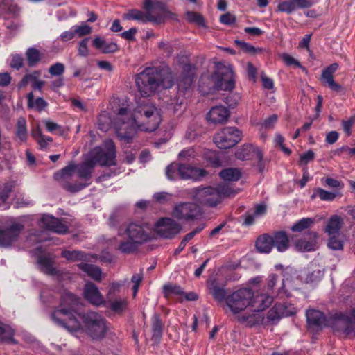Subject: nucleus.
<instances>
[{"label":"nucleus","instance_id":"obj_36","mask_svg":"<svg viewBox=\"0 0 355 355\" xmlns=\"http://www.w3.org/2000/svg\"><path fill=\"white\" fill-rule=\"evenodd\" d=\"M241 175V171L238 168H226L220 173V176L225 181H237Z\"/></svg>","mask_w":355,"mask_h":355},{"label":"nucleus","instance_id":"obj_9","mask_svg":"<svg viewBox=\"0 0 355 355\" xmlns=\"http://www.w3.org/2000/svg\"><path fill=\"white\" fill-rule=\"evenodd\" d=\"M241 139V132L235 127H226L216 134L214 142L221 149L234 146Z\"/></svg>","mask_w":355,"mask_h":355},{"label":"nucleus","instance_id":"obj_49","mask_svg":"<svg viewBox=\"0 0 355 355\" xmlns=\"http://www.w3.org/2000/svg\"><path fill=\"white\" fill-rule=\"evenodd\" d=\"M62 257L70 261H77L85 259V255L80 251H64L62 252Z\"/></svg>","mask_w":355,"mask_h":355},{"label":"nucleus","instance_id":"obj_64","mask_svg":"<svg viewBox=\"0 0 355 355\" xmlns=\"http://www.w3.org/2000/svg\"><path fill=\"white\" fill-rule=\"evenodd\" d=\"M196 155V153L193 148H185L182 150L178 154V157L182 159H189L191 157H193Z\"/></svg>","mask_w":355,"mask_h":355},{"label":"nucleus","instance_id":"obj_52","mask_svg":"<svg viewBox=\"0 0 355 355\" xmlns=\"http://www.w3.org/2000/svg\"><path fill=\"white\" fill-rule=\"evenodd\" d=\"M277 305L278 306H282V308H283L282 311L284 313V314H282L283 317L291 316L297 313V309L291 304L284 303L277 304Z\"/></svg>","mask_w":355,"mask_h":355},{"label":"nucleus","instance_id":"obj_13","mask_svg":"<svg viewBox=\"0 0 355 355\" xmlns=\"http://www.w3.org/2000/svg\"><path fill=\"white\" fill-rule=\"evenodd\" d=\"M199 213L200 209L196 204L182 202L174 207L171 214L178 220H189L196 217Z\"/></svg>","mask_w":355,"mask_h":355},{"label":"nucleus","instance_id":"obj_27","mask_svg":"<svg viewBox=\"0 0 355 355\" xmlns=\"http://www.w3.org/2000/svg\"><path fill=\"white\" fill-rule=\"evenodd\" d=\"M310 241H306L304 239H300L295 243V247L298 251H311L316 249L317 234L315 232L310 233Z\"/></svg>","mask_w":355,"mask_h":355},{"label":"nucleus","instance_id":"obj_55","mask_svg":"<svg viewBox=\"0 0 355 355\" xmlns=\"http://www.w3.org/2000/svg\"><path fill=\"white\" fill-rule=\"evenodd\" d=\"M328 246L335 250H342L343 249V242L338 239L336 236H331L329 241Z\"/></svg>","mask_w":355,"mask_h":355},{"label":"nucleus","instance_id":"obj_18","mask_svg":"<svg viewBox=\"0 0 355 355\" xmlns=\"http://www.w3.org/2000/svg\"><path fill=\"white\" fill-rule=\"evenodd\" d=\"M40 226L58 234H65L68 226L62 221L50 215H44L40 220Z\"/></svg>","mask_w":355,"mask_h":355},{"label":"nucleus","instance_id":"obj_35","mask_svg":"<svg viewBox=\"0 0 355 355\" xmlns=\"http://www.w3.org/2000/svg\"><path fill=\"white\" fill-rule=\"evenodd\" d=\"M182 164L173 163L166 168V175L168 180H176L182 179Z\"/></svg>","mask_w":355,"mask_h":355},{"label":"nucleus","instance_id":"obj_33","mask_svg":"<svg viewBox=\"0 0 355 355\" xmlns=\"http://www.w3.org/2000/svg\"><path fill=\"white\" fill-rule=\"evenodd\" d=\"M27 98L28 107L37 112L42 111L48 105L45 100L41 97L34 98V95L33 92H30L27 95Z\"/></svg>","mask_w":355,"mask_h":355},{"label":"nucleus","instance_id":"obj_58","mask_svg":"<svg viewBox=\"0 0 355 355\" xmlns=\"http://www.w3.org/2000/svg\"><path fill=\"white\" fill-rule=\"evenodd\" d=\"M280 57L287 65H295L297 67H301L300 62L290 55L283 53L280 55Z\"/></svg>","mask_w":355,"mask_h":355},{"label":"nucleus","instance_id":"obj_43","mask_svg":"<svg viewBox=\"0 0 355 355\" xmlns=\"http://www.w3.org/2000/svg\"><path fill=\"white\" fill-rule=\"evenodd\" d=\"M37 262L42 270L46 273L53 275L55 272V268L53 267V261L51 259L46 257H40Z\"/></svg>","mask_w":355,"mask_h":355},{"label":"nucleus","instance_id":"obj_3","mask_svg":"<svg viewBox=\"0 0 355 355\" xmlns=\"http://www.w3.org/2000/svg\"><path fill=\"white\" fill-rule=\"evenodd\" d=\"M272 300V297L267 294H254L251 289L243 288L227 295L225 305L227 311L238 322L253 327L263 321L260 312L268 308Z\"/></svg>","mask_w":355,"mask_h":355},{"label":"nucleus","instance_id":"obj_5","mask_svg":"<svg viewBox=\"0 0 355 355\" xmlns=\"http://www.w3.org/2000/svg\"><path fill=\"white\" fill-rule=\"evenodd\" d=\"M135 83L141 96H150L159 88H170L173 82L168 69L150 67L137 75Z\"/></svg>","mask_w":355,"mask_h":355},{"label":"nucleus","instance_id":"obj_51","mask_svg":"<svg viewBox=\"0 0 355 355\" xmlns=\"http://www.w3.org/2000/svg\"><path fill=\"white\" fill-rule=\"evenodd\" d=\"M172 198L171 194L166 192H158L154 194V200L159 204H165Z\"/></svg>","mask_w":355,"mask_h":355},{"label":"nucleus","instance_id":"obj_7","mask_svg":"<svg viewBox=\"0 0 355 355\" xmlns=\"http://www.w3.org/2000/svg\"><path fill=\"white\" fill-rule=\"evenodd\" d=\"M143 8L144 12L137 9L128 10L123 14V19L135 20L142 24L147 22L159 24L165 19L173 18L175 16L164 3L159 1L143 0Z\"/></svg>","mask_w":355,"mask_h":355},{"label":"nucleus","instance_id":"obj_39","mask_svg":"<svg viewBox=\"0 0 355 355\" xmlns=\"http://www.w3.org/2000/svg\"><path fill=\"white\" fill-rule=\"evenodd\" d=\"M153 338L157 340L162 335L163 324L157 314H155L153 318Z\"/></svg>","mask_w":355,"mask_h":355},{"label":"nucleus","instance_id":"obj_24","mask_svg":"<svg viewBox=\"0 0 355 355\" xmlns=\"http://www.w3.org/2000/svg\"><path fill=\"white\" fill-rule=\"evenodd\" d=\"M207 287L209 293L216 301L218 302L225 301L227 295H226L224 286H219L216 280H209Z\"/></svg>","mask_w":355,"mask_h":355},{"label":"nucleus","instance_id":"obj_14","mask_svg":"<svg viewBox=\"0 0 355 355\" xmlns=\"http://www.w3.org/2000/svg\"><path fill=\"white\" fill-rule=\"evenodd\" d=\"M338 64L333 63L324 68L321 74L320 81L323 85L328 86L331 90L336 93L344 92L343 87L334 79V73L338 69Z\"/></svg>","mask_w":355,"mask_h":355},{"label":"nucleus","instance_id":"obj_8","mask_svg":"<svg viewBox=\"0 0 355 355\" xmlns=\"http://www.w3.org/2000/svg\"><path fill=\"white\" fill-rule=\"evenodd\" d=\"M234 192L226 185H219L216 188L211 187L198 188L193 195L198 202L209 206H216L225 196H233Z\"/></svg>","mask_w":355,"mask_h":355},{"label":"nucleus","instance_id":"obj_40","mask_svg":"<svg viewBox=\"0 0 355 355\" xmlns=\"http://www.w3.org/2000/svg\"><path fill=\"white\" fill-rule=\"evenodd\" d=\"M186 19L189 23L195 24L199 26H205V19L198 12L187 11L185 14Z\"/></svg>","mask_w":355,"mask_h":355},{"label":"nucleus","instance_id":"obj_60","mask_svg":"<svg viewBox=\"0 0 355 355\" xmlns=\"http://www.w3.org/2000/svg\"><path fill=\"white\" fill-rule=\"evenodd\" d=\"M324 183L327 186L331 188L343 189V183L332 178H327L324 180Z\"/></svg>","mask_w":355,"mask_h":355},{"label":"nucleus","instance_id":"obj_6","mask_svg":"<svg viewBox=\"0 0 355 355\" xmlns=\"http://www.w3.org/2000/svg\"><path fill=\"white\" fill-rule=\"evenodd\" d=\"M115 146L112 140H106L103 148L95 147L89 151L80 165H76L78 177L89 179L93 168L96 165L112 166L115 164Z\"/></svg>","mask_w":355,"mask_h":355},{"label":"nucleus","instance_id":"obj_19","mask_svg":"<svg viewBox=\"0 0 355 355\" xmlns=\"http://www.w3.org/2000/svg\"><path fill=\"white\" fill-rule=\"evenodd\" d=\"M24 226L15 223L6 230H0V247L10 245L18 238Z\"/></svg>","mask_w":355,"mask_h":355},{"label":"nucleus","instance_id":"obj_48","mask_svg":"<svg viewBox=\"0 0 355 355\" xmlns=\"http://www.w3.org/2000/svg\"><path fill=\"white\" fill-rule=\"evenodd\" d=\"M322 277L323 271L320 269H316L307 274L305 281L307 283L314 284L319 282Z\"/></svg>","mask_w":355,"mask_h":355},{"label":"nucleus","instance_id":"obj_28","mask_svg":"<svg viewBox=\"0 0 355 355\" xmlns=\"http://www.w3.org/2000/svg\"><path fill=\"white\" fill-rule=\"evenodd\" d=\"M343 218L338 215H333L329 219L325 232L331 235L338 233L343 225Z\"/></svg>","mask_w":355,"mask_h":355},{"label":"nucleus","instance_id":"obj_61","mask_svg":"<svg viewBox=\"0 0 355 355\" xmlns=\"http://www.w3.org/2000/svg\"><path fill=\"white\" fill-rule=\"evenodd\" d=\"M87 44L88 38H85L80 42L78 46V54L80 56L85 57L88 55Z\"/></svg>","mask_w":355,"mask_h":355},{"label":"nucleus","instance_id":"obj_11","mask_svg":"<svg viewBox=\"0 0 355 355\" xmlns=\"http://www.w3.org/2000/svg\"><path fill=\"white\" fill-rule=\"evenodd\" d=\"M153 230L162 238L172 239L181 231L182 227L171 218H162L155 224Z\"/></svg>","mask_w":355,"mask_h":355},{"label":"nucleus","instance_id":"obj_31","mask_svg":"<svg viewBox=\"0 0 355 355\" xmlns=\"http://www.w3.org/2000/svg\"><path fill=\"white\" fill-rule=\"evenodd\" d=\"M16 137L21 142H26L28 138V129H27V123L26 120L24 117H20L18 119L17 125H16V130H15Z\"/></svg>","mask_w":355,"mask_h":355},{"label":"nucleus","instance_id":"obj_54","mask_svg":"<svg viewBox=\"0 0 355 355\" xmlns=\"http://www.w3.org/2000/svg\"><path fill=\"white\" fill-rule=\"evenodd\" d=\"M64 71V65L62 63H55L49 67V72L52 76H60Z\"/></svg>","mask_w":355,"mask_h":355},{"label":"nucleus","instance_id":"obj_63","mask_svg":"<svg viewBox=\"0 0 355 355\" xmlns=\"http://www.w3.org/2000/svg\"><path fill=\"white\" fill-rule=\"evenodd\" d=\"M277 121V116L272 114L266 119L262 123V127L264 128H272Z\"/></svg>","mask_w":355,"mask_h":355},{"label":"nucleus","instance_id":"obj_44","mask_svg":"<svg viewBox=\"0 0 355 355\" xmlns=\"http://www.w3.org/2000/svg\"><path fill=\"white\" fill-rule=\"evenodd\" d=\"M165 297H168L171 295L182 296L184 295V291L180 286L173 284L165 285L163 287Z\"/></svg>","mask_w":355,"mask_h":355},{"label":"nucleus","instance_id":"obj_45","mask_svg":"<svg viewBox=\"0 0 355 355\" xmlns=\"http://www.w3.org/2000/svg\"><path fill=\"white\" fill-rule=\"evenodd\" d=\"M12 187L13 185L10 182H7L0 185V207L3 205L7 200Z\"/></svg>","mask_w":355,"mask_h":355},{"label":"nucleus","instance_id":"obj_17","mask_svg":"<svg viewBox=\"0 0 355 355\" xmlns=\"http://www.w3.org/2000/svg\"><path fill=\"white\" fill-rule=\"evenodd\" d=\"M306 317L308 327L311 330L317 331L327 325V317L318 309H308L306 312Z\"/></svg>","mask_w":355,"mask_h":355},{"label":"nucleus","instance_id":"obj_20","mask_svg":"<svg viewBox=\"0 0 355 355\" xmlns=\"http://www.w3.org/2000/svg\"><path fill=\"white\" fill-rule=\"evenodd\" d=\"M230 116V111L223 105H217L211 107L207 114V119L210 123L223 124L227 121Z\"/></svg>","mask_w":355,"mask_h":355},{"label":"nucleus","instance_id":"obj_22","mask_svg":"<svg viewBox=\"0 0 355 355\" xmlns=\"http://www.w3.org/2000/svg\"><path fill=\"white\" fill-rule=\"evenodd\" d=\"M311 6V0H279L277 9L280 12L290 14L297 8H306Z\"/></svg>","mask_w":355,"mask_h":355},{"label":"nucleus","instance_id":"obj_26","mask_svg":"<svg viewBox=\"0 0 355 355\" xmlns=\"http://www.w3.org/2000/svg\"><path fill=\"white\" fill-rule=\"evenodd\" d=\"M103 306L109 308L115 313H120L126 309L128 300L126 298L116 297L115 299H112V297H110L107 299L105 304Z\"/></svg>","mask_w":355,"mask_h":355},{"label":"nucleus","instance_id":"obj_57","mask_svg":"<svg viewBox=\"0 0 355 355\" xmlns=\"http://www.w3.org/2000/svg\"><path fill=\"white\" fill-rule=\"evenodd\" d=\"M314 152L310 150L300 155V162L301 164H307L309 162L312 161L314 159Z\"/></svg>","mask_w":355,"mask_h":355},{"label":"nucleus","instance_id":"obj_34","mask_svg":"<svg viewBox=\"0 0 355 355\" xmlns=\"http://www.w3.org/2000/svg\"><path fill=\"white\" fill-rule=\"evenodd\" d=\"M338 196H340L338 192H329L322 188H316L314 189L311 198V199H315L318 197L324 201H333Z\"/></svg>","mask_w":355,"mask_h":355},{"label":"nucleus","instance_id":"obj_56","mask_svg":"<svg viewBox=\"0 0 355 355\" xmlns=\"http://www.w3.org/2000/svg\"><path fill=\"white\" fill-rule=\"evenodd\" d=\"M284 138L283 136L279 133L276 134L275 138V142L277 145L279 146L282 150L286 155H290L291 153V150L285 147L284 145Z\"/></svg>","mask_w":355,"mask_h":355},{"label":"nucleus","instance_id":"obj_38","mask_svg":"<svg viewBox=\"0 0 355 355\" xmlns=\"http://www.w3.org/2000/svg\"><path fill=\"white\" fill-rule=\"evenodd\" d=\"M26 56L30 67L36 65L42 58L41 53L35 48H29L26 53Z\"/></svg>","mask_w":355,"mask_h":355},{"label":"nucleus","instance_id":"obj_2","mask_svg":"<svg viewBox=\"0 0 355 355\" xmlns=\"http://www.w3.org/2000/svg\"><path fill=\"white\" fill-rule=\"evenodd\" d=\"M162 121L159 110L154 104L147 101L140 103L132 114L126 107L118 110L112 121L118 138L130 143L139 130L153 132Z\"/></svg>","mask_w":355,"mask_h":355},{"label":"nucleus","instance_id":"obj_46","mask_svg":"<svg viewBox=\"0 0 355 355\" xmlns=\"http://www.w3.org/2000/svg\"><path fill=\"white\" fill-rule=\"evenodd\" d=\"M283 308L282 306H278L277 304L272 306L267 313V318L268 320L272 322H275L279 320L281 318L283 317L282 312Z\"/></svg>","mask_w":355,"mask_h":355},{"label":"nucleus","instance_id":"obj_47","mask_svg":"<svg viewBox=\"0 0 355 355\" xmlns=\"http://www.w3.org/2000/svg\"><path fill=\"white\" fill-rule=\"evenodd\" d=\"M40 76V72L38 71H35L31 73L26 74L24 76L22 80L19 83V87L20 88L24 87L26 86L28 83H32L33 85V83H35L37 80L39 79Z\"/></svg>","mask_w":355,"mask_h":355},{"label":"nucleus","instance_id":"obj_32","mask_svg":"<svg viewBox=\"0 0 355 355\" xmlns=\"http://www.w3.org/2000/svg\"><path fill=\"white\" fill-rule=\"evenodd\" d=\"M78 267L95 281H101L102 272L98 267L85 263L78 264Z\"/></svg>","mask_w":355,"mask_h":355},{"label":"nucleus","instance_id":"obj_12","mask_svg":"<svg viewBox=\"0 0 355 355\" xmlns=\"http://www.w3.org/2000/svg\"><path fill=\"white\" fill-rule=\"evenodd\" d=\"M236 157L241 160H256L259 171H263V153L259 148L251 144L244 145L236 151Z\"/></svg>","mask_w":355,"mask_h":355},{"label":"nucleus","instance_id":"obj_62","mask_svg":"<svg viewBox=\"0 0 355 355\" xmlns=\"http://www.w3.org/2000/svg\"><path fill=\"white\" fill-rule=\"evenodd\" d=\"M121 286V284L119 282H112L110 288L108 289L106 297L107 299H109L110 297H112L113 295H114L115 293H118L120 290V288Z\"/></svg>","mask_w":355,"mask_h":355},{"label":"nucleus","instance_id":"obj_15","mask_svg":"<svg viewBox=\"0 0 355 355\" xmlns=\"http://www.w3.org/2000/svg\"><path fill=\"white\" fill-rule=\"evenodd\" d=\"M76 165L73 164H69L67 166L62 168L60 171L57 172L54 175V178L56 180L62 182V186L68 191L71 192H76L83 188L85 187L87 184H83L80 185H70L65 182L64 180H68L71 178L76 172Z\"/></svg>","mask_w":355,"mask_h":355},{"label":"nucleus","instance_id":"obj_21","mask_svg":"<svg viewBox=\"0 0 355 355\" xmlns=\"http://www.w3.org/2000/svg\"><path fill=\"white\" fill-rule=\"evenodd\" d=\"M84 296L91 304L99 306L105 304V300L98 287L92 282L85 284Z\"/></svg>","mask_w":355,"mask_h":355},{"label":"nucleus","instance_id":"obj_37","mask_svg":"<svg viewBox=\"0 0 355 355\" xmlns=\"http://www.w3.org/2000/svg\"><path fill=\"white\" fill-rule=\"evenodd\" d=\"M183 69L184 70L187 71L188 73L185 75L182 79L179 80L178 86L183 89H187L193 83L192 67L189 64H186L183 67Z\"/></svg>","mask_w":355,"mask_h":355},{"label":"nucleus","instance_id":"obj_1","mask_svg":"<svg viewBox=\"0 0 355 355\" xmlns=\"http://www.w3.org/2000/svg\"><path fill=\"white\" fill-rule=\"evenodd\" d=\"M79 304L78 297L69 292H65L61 297L59 308L52 313L51 320L55 324L71 334L85 331L94 340L103 338L108 330L105 318L94 311L87 312L82 316L78 315L83 320L82 325L76 317Z\"/></svg>","mask_w":355,"mask_h":355},{"label":"nucleus","instance_id":"obj_59","mask_svg":"<svg viewBox=\"0 0 355 355\" xmlns=\"http://www.w3.org/2000/svg\"><path fill=\"white\" fill-rule=\"evenodd\" d=\"M355 123V116H352L349 119L343 121L342 125L344 131L347 135L351 134V128Z\"/></svg>","mask_w":355,"mask_h":355},{"label":"nucleus","instance_id":"obj_53","mask_svg":"<svg viewBox=\"0 0 355 355\" xmlns=\"http://www.w3.org/2000/svg\"><path fill=\"white\" fill-rule=\"evenodd\" d=\"M98 125L100 130L106 132L110 128V119L105 114H101L98 119Z\"/></svg>","mask_w":355,"mask_h":355},{"label":"nucleus","instance_id":"obj_25","mask_svg":"<svg viewBox=\"0 0 355 355\" xmlns=\"http://www.w3.org/2000/svg\"><path fill=\"white\" fill-rule=\"evenodd\" d=\"M94 46L103 53H110L118 51V45L115 42H108L100 37H96L93 41Z\"/></svg>","mask_w":355,"mask_h":355},{"label":"nucleus","instance_id":"obj_4","mask_svg":"<svg viewBox=\"0 0 355 355\" xmlns=\"http://www.w3.org/2000/svg\"><path fill=\"white\" fill-rule=\"evenodd\" d=\"M118 236L121 238L118 250L124 254H130L137 250L139 245L151 239L152 227L144 222L129 221L121 225Z\"/></svg>","mask_w":355,"mask_h":355},{"label":"nucleus","instance_id":"obj_30","mask_svg":"<svg viewBox=\"0 0 355 355\" xmlns=\"http://www.w3.org/2000/svg\"><path fill=\"white\" fill-rule=\"evenodd\" d=\"M272 238L269 235H262L259 236L256 242V247L259 252L262 253H269L272 247Z\"/></svg>","mask_w":355,"mask_h":355},{"label":"nucleus","instance_id":"obj_50","mask_svg":"<svg viewBox=\"0 0 355 355\" xmlns=\"http://www.w3.org/2000/svg\"><path fill=\"white\" fill-rule=\"evenodd\" d=\"M73 30L74 31L75 35H77L78 37H83L87 35H89L92 33V27L87 25L83 24L80 26H73Z\"/></svg>","mask_w":355,"mask_h":355},{"label":"nucleus","instance_id":"obj_42","mask_svg":"<svg viewBox=\"0 0 355 355\" xmlns=\"http://www.w3.org/2000/svg\"><path fill=\"white\" fill-rule=\"evenodd\" d=\"M314 223V219L311 218H303L293 225L291 230L293 232H302L310 227Z\"/></svg>","mask_w":355,"mask_h":355},{"label":"nucleus","instance_id":"obj_41","mask_svg":"<svg viewBox=\"0 0 355 355\" xmlns=\"http://www.w3.org/2000/svg\"><path fill=\"white\" fill-rule=\"evenodd\" d=\"M13 336V329L8 325L0 322V341L6 342L12 340Z\"/></svg>","mask_w":355,"mask_h":355},{"label":"nucleus","instance_id":"obj_29","mask_svg":"<svg viewBox=\"0 0 355 355\" xmlns=\"http://www.w3.org/2000/svg\"><path fill=\"white\" fill-rule=\"evenodd\" d=\"M273 246L279 252H284L288 248V238L284 232H276L272 236Z\"/></svg>","mask_w":355,"mask_h":355},{"label":"nucleus","instance_id":"obj_10","mask_svg":"<svg viewBox=\"0 0 355 355\" xmlns=\"http://www.w3.org/2000/svg\"><path fill=\"white\" fill-rule=\"evenodd\" d=\"M217 89L224 91L232 90L234 87V74L230 65H220L212 76Z\"/></svg>","mask_w":355,"mask_h":355},{"label":"nucleus","instance_id":"obj_23","mask_svg":"<svg viewBox=\"0 0 355 355\" xmlns=\"http://www.w3.org/2000/svg\"><path fill=\"white\" fill-rule=\"evenodd\" d=\"M182 179L199 180L206 174L204 169L193 167L189 165L182 164Z\"/></svg>","mask_w":355,"mask_h":355},{"label":"nucleus","instance_id":"obj_16","mask_svg":"<svg viewBox=\"0 0 355 355\" xmlns=\"http://www.w3.org/2000/svg\"><path fill=\"white\" fill-rule=\"evenodd\" d=\"M334 328L337 331L355 336V311L349 315H343L336 319Z\"/></svg>","mask_w":355,"mask_h":355}]
</instances>
